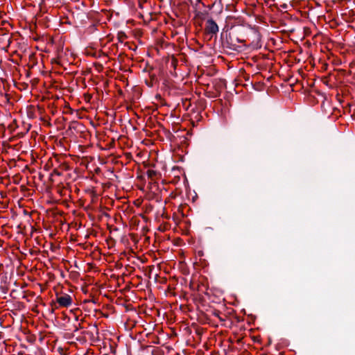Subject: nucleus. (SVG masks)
<instances>
[{
    "label": "nucleus",
    "mask_w": 355,
    "mask_h": 355,
    "mask_svg": "<svg viewBox=\"0 0 355 355\" xmlns=\"http://www.w3.org/2000/svg\"><path fill=\"white\" fill-rule=\"evenodd\" d=\"M159 268V270L162 269V266H160V263L157 264V268Z\"/></svg>",
    "instance_id": "nucleus-11"
},
{
    "label": "nucleus",
    "mask_w": 355,
    "mask_h": 355,
    "mask_svg": "<svg viewBox=\"0 0 355 355\" xmlns=\"http://www.w3.org/2000/svg\"><path fill=\"white\" fill-rule=\"evenodd\" d=\"M190 3L193 6L195 10H197L198 5L201 3L204 7H205V4L202 1V0H189Z\"/></svg>",
    "instance_id": "nucleus-5"
},
{
    "label": "nucleus",
    "mask_w": 355,
    "mask_h": 355,
    "mask_svg": "<svg viewBox=\"0 0 355 355\" xmlns=\"http://www.w3.org/2000/svg\"><path fill=\"white\" fill-rule=\"evenodd\" d=\"M159 312L157 310V316H159Z\"/></svg>",
    "instance_id": "nucleus-14"
},
{
    "label": "nucleus",
    "mask_w": 355,
    "mask_h": 355,
    "mask_svg": "<svg viewBox=\"0 0 355 355\" xmlns=\"http://www.w3.org/2000/svg\"><path fill=\"white\" fill-rule=\"evenodd\" d=\"M157 198H158V194L157 193ZM157 202H158V205H157V208L158 209L157 210V216L160 215L163 218L165 217L164 216V209H165L166 200H164V201H158V200L157 199Z\"/></svg>",
    "instance_id": "nucleus-3"
},
{
    "label": "nucleus",
    "mask_w": 355,
    "mask_h": 355,
    "mask_svg": "<svg viewBox=\"0 0 355 355\" xmlns=\"http://www.w3.org/2000/svg\"><path fill=\"white\" fill-rule=\"evenodd\" d=\"M58 302L60 306L67 307L71 304L72 300L69 295H64L58 297L57 299Z\"/></svg>",
    "instance_id": "nucleus-2"
},
{
    "label": "nucleus",
    "mask_w": 355,
    "mask_h": 355,
    "mask_svg": "<svg viewBox=\"0 0 355 355\" xmlns=\"http://www.w3.org/2000/svg\"><path fill=\"white\" fill-rule=\"evenodd\" d=\"M158 132V130L157 129V132ZM156 139L158 140V135L157 134Z\"/></svg>",
    "instance_id": "nucleus-13"
},
{
    "label": "nucleus",
    "mask_w": 355,
    "mask_h": 355,
    "mask_svg": "<svg viewBox=\"0 0 355 355\" xmlns=\"http://www.w3.org/2000/svg\"><path fill=\"white\" fill-rule=\"evenodd\" d=\"M218 31L219 28L216 22L212 18L207 19L205 26V33L212 37L216 35Z\"/></svg>",
    "instance_id": "nucleus-1"
},
{
    "label": "nucleus",
    "mask_w": 355,
    "mask_h": 355,
    "mask_svg": "<svg viewBox=\"0 0 355 355\" xmlns=\"http://www.w3.org/2000/svg\"><path fill=\"white\" fill-rule=\"evenodd\" d=\"M156 98H157V101L158 99H161V97L157 95Z\"/></svg>",
    "instance_id": "nucleus-12"
},
{
    "label": "nucleus",
    "mask_w": 355,
    "mask_h": 355,
    "mask_svg": "<svg viewBox=\"0 0 355 355\" xmlns=\"http://www.w3.org/2000/svg\"><path fill=\"white\" fill-rule=\"evenodd\" d=\"M158 275L157 274V279H156V281L157 282H160V283H164L166 280V279L165 277H160L159 279H158Z\"/></svg>",
    "instance_id": "nucleus-7"
},
{
    "label": "nucleus",
    "mask_w": 355,
    "mask_h": 355,
    "mask_svg": "<svg viewBox=\"0 0 355 355\" xmlns=\"http://www.w3.org/2000/svg\"><path fill=\"white\" fill-rule=\"evenodd\" d=\"M156 126H157V128L159 127V128H162V125L159 124V123L157 122V124H156Z\"/></svg>",
    "instance_id": "nucleus-10"
},
{
    "label": "nucleus",
    "mask_w": 355,
    "mask_h": 355,
    "mask_svg": "<svg viewBox=\"0 0 355 355\" xmlns=\"http://www.w3.org/2000/svg\"><path fill=\"white\" fill-rule=\"evenodd\" d=\"M146 84L150 87H153L154 85V82H153V76H150V80H148L147 78H146Z\"/></svg>",
    "instance_id": "nucleus-6"
},
{
    "label": "nucleus",
    "mask_w": 355,
    "mask_h": 355,
    "mask_svg": "<svg viewBox=\"0 0 355 355\" xmlns=\"http://www.w3.org/2000/svg\"><path fill=\"white\" fill-rule=\"evenodd\" d=\"M157 230H159V231H161V232H163V231H164L165 227H158V228H157Z\"/></svg>",
    "instance_id": "nucleus-9"
},
{
    "label": "nucleus",
    "mask_w": 355,
    "mask_h": 355,
    "mask_svg": "<svg viewBox=\"0 0 355 355\" xmlns=\"http://www.w3.org/2000/svg\"><path fill=\"white\" fill-rule=\"evenodd\" d=\"M163 353L164 352H163L162 349L157 347V352H156L157 355H162Z\"/></svg>",
    "instance_id": "nucleus-8"
},
{
    "label": "nucleus",
    "mask_w": 355,
    "mask_h": 355,
    "mask_svg": "<svg viewBox=\"0 0 355 355\" xmlns=\"http://www.w3.org/2000/svg\"><path fill=\"white\" fill-rule=\"evenodd\" d=\"M208 15V12L207 11H198L195 10V18L200 21L199 24L201 25V22L206 19L207 15Z\"/></svg>",
    "instance_id": "nucleus-4"
}]
</instances>
